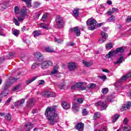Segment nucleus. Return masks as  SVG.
I'll return each mask as SVG.
<instances>
[{
  "label": "nucleus",
  "mask_w": 131,
  "mask_h": 131,
  "mask_svg": "<svg viewBox=\"0 0 131 131\" xmlns=\"http://www.w3.org/2000/svg\"><path fill=\"white\" fill-rule=\"evenodd\" d=\"M39 16H40V12H36L34 15V20H38V19L39 18Z\"/></svg>",
  "instance_id": "obj_33"
},
{
  "label": "nucleus",
  "mask_w": 131,
  "mask_h": 131,
  "mask_svg": "<svg viewBox=\"0 0 131 131\" xmlns=\"http://www.w3.org/2000/svg\"><path fill=\"white\" fill-rule=\"evenodd\" d=\"M82 114L83 116H85L86 115H88V114H89V112L88 111V110H86V109H84L82 111Z\"/></svg>",
  "instance_id": "obj_43"
},
{
  "label": "nucleus",
  "mask_w": 131,
  "mask_h": 131,
  "mask_svg": "<svg viewBox=\"0 0 131 131\" xmlns=\"http://www.w3.org/2000/svg\"><path fill=\"white\" fill-rule=\"evenodd\" d=\"M97 85L95 83H90L88 85L89 88V89H95Z\"/></svg>",
  "instance_id": "obj_40"
},
{
  "label": "nucleus",
  "mask_w": 131,
  "mask_h": 131,
  "mask_svg": "<svg viewBox=\"0 0 131 131\" xmlns=\"http://www.w3.org/2000/svg\"><path fill=\"white\" fill-rule=\"evenodd\" d=\"M108 20L110 22H114V21H115V16L112 15L111 17L109 18Z\"/></svg>",
  "instance_id": "obj_44"
},
{
  "label": "nucleus",
  "mask_w": 131,
  "mask_h": 131,
  "mask_svg": "<svg viewBox=\"0 0 131 131\" xmlns=\"http://www.w3.org/2000/svg\"><path fill=\"white\" fill-rule=\"evenodd\" d=\"M108 88H104L103 89L102 93L103 94H107L108 93Z\"/></svg>",
  "instance_id": "obj_56"
},
{
  "label": "nucleus",
  "mask_w": 131,
  "mask_h": 131,
  "mask_svg": "<svg viewBox=\"0 0 131 131\" xmlns=\"http://www.w3.org/2000/svg\"><path fill=\"white\" fill-rule=\"evenodd\" d=\"M68 68L70 71H73L76 68V64L74 62H69L68 64Z\"/></svg>",
  "instance_id": "obj_12"
},
{
  "label": "nucleus",
  "mask_w": 131,
  "mask_h": 131,
  "mask_svg": "<svg viewBox=\"0 0 131 131\" xmlns=\"http://www.w3.org/2000/svg\"><path fill=\"white\" fill-rule=\"evenodd\" d=\"M95 106H96V107H98V106H100V105H102V102H100V101H98L97 102H96L95 104Z\"/></svg>",
  "instance_id": "obj_61"
},
{
  "label": "nucleus",
  "mask_w": 131,
  "mask_h": 131,
  "mask_svg": "<svg viewBox=\"0 0 131 131\" xmlns=\"http://www.w3.org/2000/svg\"><path fill=\"white\" fill-rule=\"evenodd\" d=\"M73 16H74L75 18H77V17L79 16V12L78 11V9L76 8L73 10Z\"/></svg>",
  "instance_id": "obj_17"
},
{
  "label": "nucleus",
  "mask_w": 131,
  "mask_h": 131,
  "mask_svg": "<svg viewBox=\"0 0 131 131\" xmlns=\"http://www.w3.org/2000/svg\"><path fill=\"white\" fill-rule=\"evenodd\" d=\"M70 31H74L77 36H79V35H80V31L78 27H75L74 28H72L70 29Z\"/></svg>",
  "instance_id": "obj_14"
},
{
  "label": "nucleus",
  "mask_w": 131,
  "mask_h": 131,
  "mask_svg": "<svg viewBox=\"0 0 131 131\" xmlns=\"http://www.w3.org/2000/svg\"><path fill=\"white\" fill-rule=\"evenodd\" d=\"M19 7L18 6H15L14 7L15 13L16 14H18V13H19Z\"/></svg>",
  "instance_id": "obj_47"
},
{
  "label": "nucleus",
  "mask_w": 131,
  "mask_h": 131,
  "mask_svg": "<svg viewBox=\"0 0 131 131\" xmlns=\"http://www.w3.org/2000/svg\"><path fill=\"white\" fill-rule=\"evenodd\" d=\"M57 106L54 105L48 107L45 111V115L48 117V122L51 125H54L56 122L59 121V115L56 113Z\"/></svg>",
  "instance_id": "obj_1"
},
{
  "label": "nucleus",
  "mask_w": 131,
  "mask_h": 131,
  "mask_svg": "<svg viewBox=\"0 0 131 131\" xmlns=\"http://www.w3.org/2000/svg\"><path fill=\"white\" fill-rule=\"evenodd\" d=\"M67 47H73V46H75V44L73 42H69L67 43Z\"/></svg>",
  "instance_id": "obj_45"
},
{
  "label": "nucleus",
  "mask_w": 131,
  "mask_h": 131,
  "mask_svg": "<svg viewBox=\"0 0 131 131\" xmlns=\"http://www.w3.org/2000/svg\"><path fill=\"white\" fill-rule=\"evenodd\" d=\"M20 16L17 17L18 21H23L25 19V16H26V9H22L20 11Z\"/></svg>",
  "instance_id": "obj_7"
},
{
  "label": "nucleus",
  "mask_w": 131,
  "mask_h": 131,
  "mask_svg": "<svg viewBox=\"0 0 131 131\" xmlns=\"http://www.w3.org/2000/svg\"><path fill=\"white\" fill-rule=\"evenodd\" d=\"M86 24L88 27V30H95L97 26L100 27L102 25V24H97V21L95 20L93 18H90L86 21Z\"/></svg>",
  "instance_id": "obj_2"
},
{
  "label": "nucleus",
  "mask_w": 131,
  "mask_h": 131,
  "mask_svg": "<svg viewBox=\"0 0 131 131\" xmlns=\"http://www.w3.org/2000/svg\"><path fill=\"white\" fill-rule=\"evenodd\" d=\"M41 69H46L50 66H53V62L51 60H46L40 63Z\"/></svg>",
  "instance_id": "obj_5"
},
{
  "label": "nucleus",
  "mask_w": 131,
  "mask_h": 131,
  "mask_svg": "<svg viewBox=\"0 0 131 131\" xmlns=\"http://www.w3.org/2000/svg\"><path fill=\"white\" fill-rule=\"evenodd\" d=\"M50 91H45L42 93V96L45 98H49Z\"/></svg>",
  "instance_id": "obj_32"
},
{
  "label": "nucleus",
  "mask_w": 131,
  "mask_h": 131,
  "mask_svg": "<svg viewBox=\"0 0 131 131\" xmlns=\"http://www.w3.org/2000/svg\"><path fill=\"white\" fill-rule=\"evenodd\" d=\"M40 66V63L39 62H35L32 65L31 68L32 69L34 70V69H35L36 68H37V67H38V66Z\"/></svg>",
  "instance_id": "obj_24"
},
{
  "label": "nucleus",
  "mask_w": 131,
  "mask_h": 131,
  "mask_svg": "<svg viewBox=\"0 0 131 131\" xmlns=\"http://www.w3.org/2000/svg\"><path fill=\"white\" fill-rule=\"evenodd\" d=\"M56 25L59 28H61L64 26V21L63 18L60 16H57L55 20Z\"/></svg>",
  "instance_id": "obj_6"
},
{
  "label": "nucleus",
  "mask_w": 131,
  "mask_h": 131,
  "mask_svg": "<svg viewBox=\"0 0 131 131\" xmlns=\"http://www.w3.org/2000/svg\"><path fill=\"white\" fill-rule=\"evenodd\" d=\"M37 78V76H35L33 78H32L31 79L27 80L26 83H27V84H29L30 83H31L32 81H34V80H35V79H36Z\"/></svg>",
  "instance_id": "obj_19"
},
{
  "label": "nucleus",
  "mask_w": 131,
  "mask_h": 131,
  "mask_svg": "<svg viewBox=\"0 0 131 131\" xmlns=\"http://www.w3.org/2000/svg\"><path fill=\"white\" fill-rule=\"evenodd\" d=\"M4 30L0 27V36L5 37L6 34L4 33Z\"/></svg>",
  "instance_id": "obj_35"
},
{
  "label": "nucleus",
  "mask_w": 131,
  "mask_h": 131,
  "mask_svg": "<svg viewBox=\"0 0 131 131\" xmlns=\"http://www.w3.org/2000/svg\"><path fill=\"white\" fill-rule=\"evenodd\" d=\"M102 70L103 72H105L106 73H109V72H110L109 70L107 69H103Z\"/></svg>",
  "instance_id": "obj_63"
},
{
  "label": "nucleus",
  "mask_w": 131,
  "mask_h": 131,
  "mask_svg": "<svg viewBox=\"0 0 131 131\" xmlns=\"http://www.w3.org/2000/svg\"><path fill=\"white\" fill-rule=\"evenodd\" d=\"M113 48V46H112V43H109L106 45V48L107 50H110V49H112Z\"/></svg>",
  "instance_id": "obj_41"
},
{
  "label": "nucleus",
  "mask_w": 131,
  "mask_h": 131,
  "mask_svg": "<svg viewBox=\"0 0 131 131\" xmlns=\"http://www.w3.org/2000/svg\"><path fill=\"white\" fill-rule=\"evenodd\" d=\"M130 126H124L122 129H119V131H128L130 130Z\"/></svg>",
  "instance_id": "obj_23"
},
{
  "label": "nucleus",
  "mask_w": 131,
  "mask_h": 131,
  "mask_svg": "<svg viewBox=\"0 0 131 131\" xmlns=\"http://www.w3.org/2000/svg\"><path fill=\"white\" fill-rule=\"evenodd\" d=\"M100 116H101V114H100V113L99 112H96L94 114V119H97V118H99L100 117Z\"/></svg>",
  "instance_id": "obj_34"
},
{
  "label": "nucleus",
  "mask_w": 131,
  "mask_h": 131,
  "mask_svg": "<svg viewBox=\"0 0 131 131\" xmlns=\"http://www.w3.org/2000/svg\"><path fill=\"white\" fill-rule=\"evenodd\" d=\"M131 106V102L130 101H128L124 106L122 107L121 110L122 111H124V110H128Z\"/></svg>",
  "instance_id": "obj_13"
},
{
  "label": "nucleus",
  "mask_w": 131,
  "mask_h": 131,
  "mask_svg": "<svg viewBox=\"0 0 131 131\" xmlns=\"http://www.w3.org/2000/svg\"><path fill=\"white\" fill-rule=\"evenodd\" d=\"M40 27L43 28V29H49V24H46L45 23H41L40 24Z\"/></svg>",
  "instance_id": "obj_21"
},
{
  "label": "nucleus",
  "mask_w": 131,
  "mask_h": 131,
  "mask_svg": "<svg viewBox=\"0 0 131 131\" xmlns=\"http://www.w3.org/2000/svg\"><path fill=\"white\" fill-rule=\"evenodd\" d=\"M104 41H106V39L104 38H102L100 39V40H99V42H100V43H103V42H104Z\"/></svg>",
  "instance_id": "obj_55"
},
{
  "label": "nucleus",
  "mask_w": 131,
  "mask_h": 131,
  "mask_svg": "<svg viewBox=\"0 0 131 131\" xmlns=\"http://www.w3.org/2000/svg\"><path fill=\"white\" fill-rule=\"evenodd\" d=\"M52 97H55V94H54V93L49 91V98H52Z\"/></svg>",
  "instance_id": "obj_59"
},
{
  "label": "nucleus",
  "mask_w": 131,
  "mask_h": 131,
  "mask_svg": "<svg viewBox=\"0 0 131 131\" xmlns=\"http://www.w3.org/2000/svg\"><path fill=\"white\" fill-rule=\"evenodd\" d=\"M73 109L74 111L77 112L79 110V107L77 103H73Z\"/></svg>",
  "instance_id": "obj_20"
},
{
  "label": "nucleus",
  "mask_w": 131,
  "mask_h": 131,
  "mask_svg": "<svg viewBox=\"0 0 131 131\" xmlns=\"http://www.w3.org/2000/svg\"><path fill=\"white\" fill-rule=\"evenodd\" d=\"M107 107H108V105H107L106 102H102L101 107V111H102V110H106V108H107Z\"/></svg>",
  "instance_id": "obj_29"
},
{
  "label": "nucleus",
  "mask_w": 131,
  "mask_h": 131,
  "mask_svg": "<svg viewBox=\"0 0 131 131\" xmlns=\"http://www.w3.org/2000/svg\"><path fill=\"white\" fill-rule=\"evenodd\" d=\"M13 22L15 23L16 26H19V25H20V23L18 21V20L16 18L13 19Z\"/></svg>",
  "instance_id": "obj_46"
},
{
  "label": "nucleus",
  "mask_w": 131,
  "mask_h": 131,
  "mask_svg": "<svg viewBox=\"0 0 131 131\" xmlns=\"http://www.w3.org/2000/svg\"><path fill=\"white\" fill-rule=\"evenodd\" d=\"M61 106L63 109H66V110H68L70 108V105L66 101L62 102Z\"/></svg>",
  "instance_id": "obj_16"
},
{
  "label": "nucleus",
  "mask_w": 131,
  "mask_h": 131,
  "mask_svg": "<svg viewBox=\"0 0 131 131\" xmlns=\"http://www.w3.org/2000/svg\"><path fill=\"white\" fill-rule=\"evenodd\" d=\"M83 127H84V124L82 123H78L76 125V128L79 131L83 130Z\"/></svg>",
  "instance_id": "obj_15"
},
{
  "label": "nucleus",
  "mask_w": 131,
  "mask_h": 131,
  "mask_svg": "<svg viewBox=\"0 0 131 131\" xmlns=\"http://www.w3.org/2000/svg\"><path fill=\"white\" fill-rule=\"evenodd\" d=\"M20 1L26 3V4L27 5V6H28V7H29V8L31 7V0H20Z\"/></svg>",
  "instance_id": "obj_28"
},
{
  "label": "nucleus",
  "mask_w": 131,
  "mask_h": 131,
  "mask_svg": "<svg viewBox=\"0 0 131 131\" xmlns=\"http://www.w3.org/2000/svg\"><path fill=\"white\" fill-rule=\"evenodd\" d=\"M25 102V99H21L20 101H19L20 105L21 106L23 104H24Z\"/></svg>",
  "instance_id": "obj_62"
},
{
  "label": "nucleus",
  "mask_w": 131,
  "mask_h": 131,
  "mask_svg": "<svg viewBox=\"0 0 131 131\" xmlns=\"http://www.w3.org/2000/svg\"><path fill=\"white\" fill-rule=\"evenodd\" d=\"M83 64L84 65L85 67H90L93 65V62H87L86 61H83Z\"/></svg>",
  "instance_id": "obj_22"
},
{
  "label": "nucleus",
  "mask_w": 131,
  "mask_h": 131,
  "mask_svg": "<svg viewBox=\"0 0 131 131\" xmlns=\"http://www.w3.org/2000/svg\"><path fill=\"white\" fill-rule=\"evenodd\" d=\"M118 118H119V115H115L114 116V118L113 119V122L114 123V122H116L117 120H118Z\"/></svg>",
  "instance_id": "obj_39"
},
{
  "label": "nucleus",
  "mask_w": 131,
  "mask_h": 131,
  "mask_svg": "<svg viewBox=\"0 0 131 131\" xmlns=\"http://www.w3.org/2000/svg\"><path fill=\"white\" fill-rule=\"evenodd\" d=\"M18 79H15L13 77H11L10 78V80L7 81L4 86V91H3V92L1 93L2 96H3V97H6L7 96H8V92H7L6 90L7 89H8V88H9L10 85H12V84H13V81H14V80H17Z\"/></svg>",
  "instance_id": "obj_3"
},
{
  "label": "nucleus",
  "mask_w": 131,
  "mask_h": 131,
  "mask_svg": "<svg viewBox=\"0 0 131 131\" xmlns=\"http://www.w3.org/2000/svg\"><path fill=\"white\" fill-rule=\"evenodd\" d=\"M31 128H33V124L30 122L25 123L24 127V129H25V130L29 131L31 129Z\"/></svg>",
  "instance_id": "obj_10"
},
{
  "label": "nucleus",
  "mask_w": 131,
  "mask_h": 131,
  "mask_svg": "<svg viewBox=\"0 0 131 131\" xmlns=\"http://www.w3.org/2000/svg\"><path fill=\"white\" fill-rule=\"evenodd\" d=\"M58 72V65L54 67L53 70L51 72L52 74H56Z\"/></svg>",
  "instance_id": "obj_31"
},
{
  "label": "nucleus",
  "mask_w": 131,
  "mask_h": 131,
  "mask_svg": "<svg viewBox=\"0 0 131 131\" xmlns=\"http://www.w3.org/2000/svg\"><path fill=\"white\" fill-rule=\"evenodd\" d=\"M5 119H7V120H10L12 119V116H11V115L9 114H8L5 116Z\"/></svg>",
  "instance_id": "obj_42"
},
{
  "label": "nucleus",
  "mask_w": 131,
  "mask_h": 131,
  "mask_svg": "<svg viewBox=\"0 0 131 131\" xmlns=\"http://www.w3.org/2000/svg\"><path fill=\"white\" fill-rule=\"evenodd\" d=\"M40 5V3H35L34 4V8H38V7H39Z\"/></svg>",
  "instance_id": "obj_54"
},
{
  "label": "nucleus",
  "mask_w": 131,
  "mask_h": 131,
  "mask_svg": "<svg viewBox=\"0 0 131 131\" xmlns=\"http://www.w3.org/2000/svg\"><path fill=\"white\" fill-rule=\"evenodd\" d=\"M95 131H106V127H104L101 128L100 130H95Z\"/></svg>",
  "instance_id": "obj_64"
},
{
  "label": "nucleus",
  "mask_w": 131,
  "mask_h": 131,
  "mask_svg": "<svg viewBox=\"0 0 131 131\" xmlns=\"http://www.w3.org/2000/svg\"><path fill=\"white\" fill-rule=\"evenodd\" d=\"M124 52V48L123 47H120L119 48H117L115 51H110L106 55V58L107 59H109L111 57H113L117 53H123Z\"/></svg>",
  "instance_id": "obj_4"
},
{
  "label": "nucleus",
  "mask_w": 131,
  "mask_h": 131,
  "mask_svg": "<svg viewBox=\"0 0 131 131\" xmlns=\"http://www.w3.org/2000/svg\"><path fill=\"white\" fill-rule=\"evenodd\" d=\"M126 21L127 23H130L131 22V16H128L126 19Z\"/></svg>",
  "instance_id": "obj_53"
},
{
  "label": "nucleus",
  "mask_w": 131,
  "mask_h": 131,
  "mask_svg": "<svg viewBox=\"0 0 131 131\" xmlns=\"http://www.w3.org/2000/svg\"><path fill=\"white\" fill-rule=\"evenodd\" d=\"M65 86H66V85L64 83H61L60 85V90H64L65 89Z\"/></svg>",
  "instance_id": "obj_48"
},
{
  "label": "nucleus",
  "mask_w": 131,
  "mask_h": 131,
  "mask_svg": "<svg viewBox=\"0 0 131 131\" xmlns=\"http://www.w3.org/2000/svg\"><path fill=\"white\" fill-rule=\"evenodd\" d=\"M27 103L29 107H33L34 106V100L33 99H30Z\"/></svg>",
  "instance_id": "obj_18"
},
{
  "label": "nucleus",
  "mask_w": 131,
  "mask_h": 131,
  "mask_svg": "<svg viewBox=\"0 0 131 131\" xmlns=\"http://www.w3.org/2000/svg\"><path fill=\"white\" fill-rule=\"evenodd\" d=\"M77 102H78V103H80V104H81L83 102V98H80L77 99Z\"/></svg>",
  "instance_id": "obj_49"
},
{
  "label": "nucleus",
  "mask_w": 131,
  "mask_h": 131,
  "mask_svg": "<svg viewBox=\"0 0 131 131\" xmlns=\"http://www.w3.org/2000/svg\"><path fill=\"white\" fill-rule=\"evenodd\" d=\"M54 41L57 42V43H61V42H63V39H58L57 37H54Z\"/></svg>",
  "instance_id": "obj_37"
},
{
  "label": "nucleus",
  "mask_w": 131,
  "mask_h": 131,
  "mask_svg": "<svg viewBox=\"0 0 131 131\" xmlns=\"http://www.w3.org/2000/svg\"><path fill=\"white\" fill-rule=\"evenodd\" d=\"M38 83L39 85H41V84H43L45 83V80H40L38 81Z\"/></svg>",
  "instance_id": "obj_52"
},
{
  "label": "nucleus",
  "mask_w": 131,
  "mask_h": 131,
  "mask_svg": "<svg viewBox=\"0 0 131 131\" xmlns=\"http://www.w3.org/2000/svg\"><path fill=\"white\" fill-rule=\"evenodd\" d=\"M101 35L102 36V38H108V34L104 32H101Z\"/></svg>",
  "instance_id": "obj_38"
},
{
  "label": "nucleus",
  "mask_w": 131,
  "mask_h": 131,
  "mask_svg": "<svg viewBox=\"0 0 131 131\" xmlns=\"http://www.w3.org/2000/svg\"><path fill=\"white\" fill-rule=\"evenodd\" d=\"M19 88H20V85H18L16 86L15 87H14L13 88V89L12 90V91L13 92H15V91H17V90H19Z\"/></svg>",
  "instance_id": "obj_58"
},
{
  "label": "nucleus",
  "mask_w": 131,
  "mask_h": 131,
  "mask_svg": "<svg viewBox=\"0 0 131 131\" xmlns=\"http://www.w3.org/2000/svg\"><path fill=\"white\" fill-rule=\"evenodd\" d=\"M48 18V14L47 13H44L42 15L41 20L42 21H43V22H45V21L47 20V18Z\"/></svg>",
  "instance_id": "obj_36"
},
{
  "label": "nucleus",
  "mask_w": 131,
  "mask_h": 131,
  "mask_svg": "<svg viewBox=\"0 0 131 131\" xmlns=\"http://www.w3.org/2000/svg\"><path fill=\"white\" fill-rule=\"evenodd\" d=\"M45 51L47 53H54L55 51H54V49L53 48H51V47H46L45 48Z\"/></svg>",
  "instance_id": "obj_27"
},
{
  "label": "nucleus",
  "mask_w": 131,
  "mask_h": 131,
  "mask_svg": "<svg viewBox=\"0 0 131 131\" xmlns=\"http://www.w3.org/2000/svg\"><path fill=\"white\" fill-rule=\"evenodd\" d=\"M83 85V82L80 81L75 83L76 88L77 89H80L81 91H84L86 90V87H82Z\"/></svg>",
  "instance_id": "obj_9"
},
{
  "label": "nucleus",
  "mask_w": 131,
  "mask_h": 131,
  "mask_svg": "<svg viewBox=\"0 0 131 131\" xmlns=\"http://www.w3.org/2000/svg\"><path fill=\"white\" fill-rule=\"evenodd\" d=\"M122 61H124V56L123 55H120V58L118 60L117 62H115V64H118V63H121Z\"/></svg>",
  "instance_id": "obj_25"
},
{
  "label": "nucleus",
  "mask_w": 131,
  "mask_h": 131,
  "mask_svg": "<svg viewBox=\"0 0 131 131\" xmlns=\"http://www.w3.org/2000/svg\"><path fill=\"white\" fill-rule=\"evenodd\" d=\"M12 34L15 36H18L19 35V31L15 29H12Z\"/></svg>",
  "instance_id": "obj_30"
},
{
  "label": "nucleus",
  "mask_w": 131,
  "mask_h": 131,
  "mask_svg": "<svg viewBox=\"0 0 131 131\" xmlns=\"http://www.w3.org/2000/svg\"><path fill=\"white\" fill-rule=\"evenodd\" d=\"M34 37H37L41 35V33L39 31H34L33 32Z\"/></svg>",
  "instance_id": "obj_26"
},
{
  "label": "nucleus",
  "mask_w": 131,
  "mask_h": 131,
  "mask_svg": "<svg viewBox=\"0 0 131 131\" xmlns=\"http://www.w3.org/2000/svg\"><path fill=\"white\" fill-rule=\"evenodd\" d=\"M127 122H128V120H127V119H126V118H125L123 122V124L126 125L127 124Z\"/></svg>",
  "instance_id": "obj_60"
},
{
  "label": "nucleus",
  "mask_w": 131,
  "mask_h": 131,
  "mask_svg": "<svg viewBox=\"0 0 131 131\" xmlns=\"http://www.w3.org/2000/svg\"><path fill=\"white\" fill-rule=\"evenodd\" d=\"M112 10L113 11V13H118V9L115 8H113Z\"/></svg>",
  "instance_id": "obj_57"
},
{
  "label": "nucleus",
  "mask_w": 131,
  "mask_h": 131,
  "mask_svg": "<svg viewBox=\"0 0 131 131\" xmlns=\"http://www.w3.org/2000/svg\"><path fill=\"white\" fill-rule=\"evenodd\" d=\"M128 77H131V72H129L127 75H124L123 77H122L121 79L118 81V82L120 83L121 82H122L123 80H126V79H127Z\"/></svg>",
  "instance_id": "obj_11"
},
{
  "label": "nucleus",
  "mask_w": 131,
  "mask_h": 131,
  "mask_svg": "<svg viewBox=\"0 0 131 131\" xmlns=\"http://www.w3.org/2000/svg\"><path fill=\"white\" fill-rule=\"evenodd\" d=\"M99 77L100 78V79H102V80H105V79H107V77L105 75L102 76H99Z\"/></svg>",
  "instance_id": "obj_51"
},
{
  "label": "nucleus",
  "mask_w": 131,
  "mask_h": 131,
  "mask_svg": "<svg viewBox=\"0 0 131 131\" xmlns=\"http://www.w3.org/2000/svg\"><path fill=\"white\" fill-rule=\"evenodd\" d=\"M34 56L35 58L39 61V62H42V61L45 60V57H43V56L39 52H35Z\"/></svg>",
  "instance_id": "obj_8"
},
{
  "label": "nucleus",
  "mask_w": 131,
  "mask_h": 131,
  "mask_svg": "<svg viewBox=\"0 0 131 131\" xmlns=\"http://www.w3.org/2000/svg\"><path fill=\"white\" fill-rule=\"evenodd\" d=\"M14 106H15V107H18V106H21L20 105V101H17L14 102Z\"/></svg>",
  "instance_id": "obj_50"
}]
</instances>
